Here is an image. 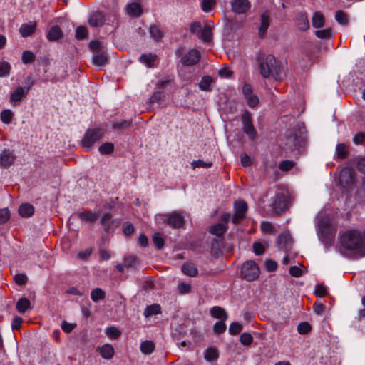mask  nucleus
I'll use <instances>...</instances> for the list:
<instances>
[{"instance_id": "obj_1", "label": "nucleus", "mask_w": 365, "mask_h": 365, "mask_svg": "<svg viewBox=\"0 0 365 365\" xmlns=\"http://www.w3.org/2000/svg\"><path fill=\"white\" fill-rule=\"evenodd\" d=\"M259 69L264 78L272 77L282 81L286 77V69L280 63H277L273 55L269 54L259 59Z\"/></svg>"}, {"instance_id": "obj_2", "label": "nucleus", "mask_w": 365, "mask_h": 365, "mask_svg": "<svg viewBox=\"0 0 365 365\" xmlns=\"http://www.w3.org/2000/svg\"><path fill=\"white\" fill-rule=\"evenodd\" d=\"M341 246L349 250H356L365 247L363 235L358 230H349L340 237Z\"/></svg>"}, {"instance_id": "obj_3", "label": "nucleus", "mask_w": 365, "mask_h": 365, "mask_svg": "<svg viewBox=\"0 0 365 365\" xmlns=\"http://www.w3.org/2000/svg\"><path fill=\"white\" fill-rule=\"evenodd\" d=\"M289 202V193L288 190L284 187H278L271 203L272 211L276 214L282 213L288 207Z\"/></svg>"}, {"instance_id": "obj_4", "label": "nucleus", "mask_w": 365, "mask_h": 365, "mask_svg": "<svg viewBox=\"0 0 365 365\" xmlns=\"http://www.w3.org/2000/svg\"><path fill=\"white\" fill-rule=\"evenodd\" d=\"M103 135L104 132L102 128L88 129L82 139L81 145L85 149L89 150L96 142L103 138Z\"/></svg>"}, {"instance_id": "obj_5", "label": "nucleus", "mask_w": 365, "mask_h": 365, "mask_svg": "<svg viewBox=\"0 0 365 365\" xmlns=\"http://www.w3.org/2000/svg\"><path fill=\"white\" fill-rule=\"evenodd\" d=\"M259 268L253 260L247 261L242 266L241 275L247 281L256 280L259 277Z\"/></svg>"}, {"instance_id": "obj_6", "label": "nucleus", "mask_w": 365, "mask_h": 365, "mask_svg": "<svg viewBox=\"0 0 365 365\" xmlns=\"http://www.w3.org/2000/svg\"><path fill=\"white\" fill-rule=\"evenodd\" d=\"M163 221L173 228H180L185 223V216L182 212H173L163 215Z\"/></svg>"}, {"instance_id": "obj_7", "label": "nucleus", "mask_w": 365, "mask_h": 365, "mask_svg": "<svg viewBox=\"0 0 365 365\" xmlns=\"http://www.w3.org/2000/svg\"><path fill=\"white\" fill-rule=\"evenodd\" d=\"M355 182V173L349 168H344L339 175V183L344 187L352 185Z\"/></svg>"}, {"instance_id": "obj_8", "label": "nucleus", "mask_w": 365, "mask_h": 365, "mask_svg": "<svg viewBox=\"0 0 365 365\" xmlns=\"http://www.w3.org/2000/svg\"><path fill=\"white\" fill-rule=\"evenodd\" d=\"M235 215L232 217L234 224H238L245 217L247 211V205L244 200L236 201L234 204Z\"/></svg>"}, {"instance_id": "obj_9", "label": "nucleus", "mask_w": 365, "mask_h": 365, "mask_svg": "<svg viewBox=\"0 0 365 365\" xmlns=\"http://www.w3.org/2000/svg\"><path fill=\"white\" fill-rule=\"evenodd\" d=\"M242 120L243 123V130L249 136L251 140H254L256 137V130L252 123L251 114L246 111L242 115Z\"/></svg>"}, {"instance_id": "obj_10", "label": "nucleus", "mask_w": 365, "mask_h": 365, "mask_svg": "<svg viewBox=\"0 0 365 365\" xmlns=\"http://www.w3.org/2000/svg\"><path fill=\"white\" fill-rule=\"evenodd\" d=\"M26 83H28V87L26 88H23L22 87H18L11 95L10 101L12 103H19L24 97L26 96L30 88L33 85V81L31 78H27Z\"/></svg>"}, {"instance_id": "obj_11", "label": "nucleus", "mask_w": 365, "mask_h": 365, "mask_svg": "<svg viewBox=\"0 0 365 365\" xmlns=\"http://www.w3.org/2000/svg\"><path fill=\"white\" fill-rule=\"evenodd\" d=\"M230 6L232 11L237 14H246L251 8V3L249 0H231Z\"/></svg>"}, {"instance_id": "obj_12", "label": "nucleus", "mask_w": 365, "mask_h": 365, "mask_svg": "<svg viewBox=\"0 0 365 365\" xmlns=\"http://www.w3.org/2000/svg\"><path fill=\"white\" fill-rule=\"evenodd\" d=\"M201 58L200 51L197 49H192L185 53L181 58V63L184 66H193L197 64Z\"/></svg>"}, {"instance_id": "obj_13", "label": "nucleus", "mask_w": 365, "mask_h": 365, "mask_svg": "<svg viewBox=\"0 0 365 365\" xmlns=\"http://www.w3.org/2000/svg\"><path fill=\"white\" fill-rule=\"evenodd\" d=\"M214 23L212 21H207L198 34V38L204 42L209 43L212 38V28Z\"/></svg>"}, {"instance_id": "obj_14", "label": "nucleus", "mask_w": 365, "mask_h": 365, "mask_svg": "<svg viewBox=\"0 0 365 365\" xmlns=\"http://www.w3.org/2000/svg\"><path fill=\"white\" fill-rule=\"evenodd\" d=\"M15 160L14 153L9 150L5 149L0 154V165L4 168L11 166Z\"/></svg>"}, {"instance_id": "obj_15", "label": "nucleus", "mask_w": 365, "mask_h": 365, "mask_svg": "<svg viewBox=\"0 0 365 365\" xmlns=\"http://www.w3.org/2000/svg\"><path fill=\"white\" fill-rule=\"evenodd\" d=\"M36 26L37 24L36 21H29V23L21 24L19 31L22 37L26 38L35 33Z\"/></svg>"}, {"instance_id": "obj_16", "label": "nucleus", "mask_w": 365, "mask_h": 365, "mask_svg": "<svg viewBox=\"0 0 365 365\" xmlns=\"http://www.w3.org/2000/svg\"><path fill=\"white\" fill-rule=\"evenodd\" d=\"M105 22V16L102 12L95 11L88 18V24L91 26H102Z\"/></svg>"}, {"instance_id": "obj_17", "label": "nucleus", "mask_w": 365, "mask_h": 365, "mask_svg": "<svg viewBox=\"0 0 365 365\" xmlns=\"http://www.w3.org/2000/svg\"><path fill=\"white\" fill-rule=\"evenodd\" d=\"M296 26L299 30L304 31L309 28V21L305 13H299L296 17Z\"/></svg>"}, {"instance_id": "obj_18", "label": "nucleus", "mask_w": 365, "mask_h": 365, "mask_svg": "<svg viewBox=\"0 0 365 365\" xmlns=\"http://www.w3.org/2000/svg\"><path fill=\"white\" fill-rule=\"evenodd\" d=\"M270 24L269 16L267 11L264 12L261 16V22L259 27V36L260 38H264L267 29Z\"/></svg>"}, {"instance_id": "obj_19", "label": "nucleus", "mask_w": 365, "mask_h": 365, "mask_svg": "<svg viewBox=\"0 0 365 365\" xmlns=\"http://www.w3.org/2000/svg\"><path fill=\"white\" fill-rule=\"evenodd\" d=\"M126 12L132 17H139L143 13L141 5L137 2L128 4L126 6Z\"/></svg>"}, {"instance_id": "obj_20", "label": "nucleus", "mask_w": 365, "mask_h": 365, "mask_svg": "<svg viewBox=\"0 0 365 365\" xmlns=\"http://www.w3.org/2000/svg\"><path fill=\"white\" fill-rule=\"evenodd\" d=\"M317 233L319 237L322 240L328 239L329 238L330 235H332L330 225L328 224L323 225V223L322 222H319L317 225Z\"/></svg>"}, {"instance_id": "obj_21", "label": "nucleus", "mask_w": 365, "mask_h": 365, "mask_svg": "<svg viewBox=\"0 0 365 365\" xmlns=\"http://www.w3.org/2000/svg\"><path fill=\"white\" fill-rule=\"evenodd\" d=\"M78 217L86 222H94L99 216L98 212H92L91 211L81 212L77 214Z\"/></svg>"}, {"instance_id": "obj_22", "label": "nucleus", "mask_w": 365, "mask_h": 365, "mask_svg": "<svg viewBox=\"0 0 365 365\" xmlns=\"http://www.w3.org/2000/svg\"><path fill=\"white\" fill-rule=\"evenodd\" d=\"M210 314L212 317L220 319V321H226L228 316L225 309L215 306L210 309Z\"/></svg>"}, {"instance_id": "obj_23", "label": "nucleus", "mask_w": 365, "mask_h": 365, "mask_svg": "<svg viewBox=\"0 0 365 365\" xmlns=\"http://www.w3.org/2000/svg\"><path fill=\"white\" fill-rule=\"evenodd\" d=\"M34 212V207L29 203H24L19 207V213L23 217H29Z\"/></svg>"}, {"instance_id": "obj_24", "label": "nucleus", "mask_w": 365, "mask_h": 365, "mask_svg": "<svg viewBox=\"0 0 365 365\" xmlns=\"http://www.w3.org/2000/svg\"><path fill=\"white\" fill-rule=\"evenodd\" d=\"M157 60V56L153 53L143 54L140 56V63L145 64L148 67H153Z\"/></svg>"}, {"instance_id": "obj_25", "label": "nucleus", "mask_w": 365, "mask_h": 365, "mask_svg": "<svg viewBox=\"0 0 365 365\" xmlns=\"http://www.w3.org/2000/svg\"><path fill=\"white\" fill-rule=\"evenodd\" d=\"M61 37L62 31L58 26H52L47 34V38L51 41H57Z\"/></svg>"}, {"instance_id": "obj_26", "label": "nucleus", "mask_w": 365, "mask_h": 365, "mask_svg": "<svg viewBox=\"0 0 365 365\" xmlns=\"http://www.w3.org/2000/svg\"><path fill=\"white\" fill-rule=\"evenodd\" d=\"M312 26L314 28H322L325 24V19L324 15L319 11H316L313 14L312 19Z\"/></svg>"}, {"instance_id": "obj_27", "label": "nucleus", "mask_w": 365, "mask_h": 365, "mask_svg": "<svg viewBox=\"0 0 365 365\" xmlns=\"http://www.w3.org/2000/svg\"><path fill=\"white\" fill-rule=\"evenodd\" d=\"M227 230V226L223 223H217L210 228V232L217 237L222 236Z\"/></svg>"}, {"instance_id": "obj_28", "label": "nucleus", "mask_w": 365, "mask_h": 365, "mask_svg": "<svg viewBox=\"0 0 365 365\" xmlns=\"http://www.w3.org/2000/svg\"><path fill=\"white\" fill-rule=\"evenodd\" d=\"M182 270L185 274L192 277L197 276L198 274L197 267L190 262L185 263L182 267Z\"/></svg>"}, {"instance_id": "obj_29", "label": "nucleus", "mask_w": 365, "mask_h": 365, "mask_svg": "<svg viewBox=\"0 0 365 365\" xmlns=\"http://www.w3.org/2000/svg\"><path fill=\"white\" fill-rule=\"evenodd\" d=\"M16 309L20 313H24L31 308V302L26 298H21L16 303Z\"/></svg>"}, {"instance_id": "obj_30", "label": "nucleus", "mask_w": 365, "mask_h": 365, "mask_svg": "<svg viewBox=\"0 0 365 365\" xmlns=\"http://www.w3.org/2000/svg\"><path fill=\"white\" fill-rule=\"evenodd\" d=\"M140 349L143 354L149 355L154 351L155 344L152 341L146 340L140 344Z\"/></svg>"}, {"instance_id": "obj_31", "label": "nucleus", "mask_w": 365, "mask_h": 365, "mask_svg": "<svg viewBox=\"0 0 365 365\" xmlns=\"http://www.w3.org/2000/svg\"><path fill=\"white\" fill-rule=\"evenodd\" d=\"M213 83L212 78L209 76H203L199 83V88L203 91H210L211 85Z\"/></svg>"}, {"instance_id": "obj_32", "label": "nucleus", "mask_w": 365, "mask_h": 365, "mask_svg": "<svg viewBox=\"0 0 365 365\" xmlns=\"http://www.w3.org/2000/svg\"><path fill=\"white\" fill-rule=\"evenodd\" d=\"M160 312H161L160 306L157 304H154L148 306L145 308L143 314L145 317H149L150 316L160 314Z\"/></svg>"}, {"instance_id": "obj_33", "label": "nucleus", "mask_w": 365, "mask_h": 365, "mask_svg": "<svg viewBox=\"0 0 365 365\" xmlns=\"http://www.w3.org/2000/svg\"><path fill=\"white\" fill-rule=\"evenodd\" d=\"M114 354L113 348L110 344H105L101 349V355L106 359H110L112 358Z\"/></svg>"}, {"instance_id": "obj_34", "label": "nucleus", "mask_w": 365, "mask_h": 365, "mask_svg": "<svg viewBox=\"0 0 365 365\" xmlns=\"http://www.w3.org/2000/svg\"><path fill=\"white\" fill-rule=\"evenodd\" d=\"M105 297L106 294L104 291H103V289L101 288H96L93 289L91 293V298L95 302L103 299Z\"/></svg>"}, {"instance_id": "obj_35", "label": "nucleus", "mask_w": 365, "mask_h": 365, "mask_svg": "<svg viewBox=\"0 0 365 365\" xmlns=\"http://www.w3.org/2000/svg\"><path fill=\"white\" fill-rule=\"evenodd\" d=\"M336 154L338 158L344 159L347 157V146L344 143L338 144L336 147Z\"/></svg>"}, {"instance_id": "obj_36", "label": "nucleus", "mask_w": 365, "mask_h": 365, "mask_svg": "<svg viewBox=\"0 0 365 365\" xmlns=\"http://www.w3.org/2000/svg\"><path fill=\"white\" fill-rule=\"evenodd\" d=\"M149 31L151 37L155 41H158L163 37L161 29L156 25L150 26Z\"/></svg>"}, {"instance_id": "obj_37", "label": "nucleus", "mask_w": 365, "mask_h": 365, "mask_svg": "<svg viewBox=\"0 0 365 365\" xmlns=\"http://www.w3.org/2000/svg\"><path fill=\"white\" fill-rule=\"evenodd\" d=\"M336 21L341 25H347L349 22L348 15L343 11H337L335 14Z\"/></svg>"}, {"instance_id": "obj_38", "label": "nucleus", "mask_w": 365, "mask_h": 365, "mask_svg": "<svg viewBox=\"0 0 365 365\" xmlns=\"http://www.w3.org/2000/svg\"><path fill=\"white\" fill-rule=\"evenodd\" d=\"M111 217L112 215L110 213H106L101 218L100 222L106 232L110 228V223H113V221L111 222Z\"/></svg>"}, {"instance_id": "obj_39", "label": "nucleus", "mask_w": 365, "mask_h": 365, "mask_svg": "<svg viewBox=\"0 0 365 365\" xmlns=\"http://www.w3.org/2000/svg\"><path fill=\"white\" fill-rule=\"evenodd\" d=\"M13 117L14 113L9 109L2 110L0 115L1 121L6 124L10 123Z\"/></svg>"}, {"instance_id": "obj_40", "label": "nucleus", "mask_w": 365, "mask_h": 365, "mask_svg": "<svg viewBox=\"0 0 365 365\" xmlns=\"http://www.w3.org/2000/svg\"><path fill=\"white\" fill-rule=\"evenodd\" d=\"M107 57L104 53H98L93 58V63L98 66H103L107 63Z\"/></svg>"}, {"instance_id": "obj_41", "label": "nucleus", "mask_w": 365, "mask_h": 365, "mask_svg": "<svg viewBox=\"0 0 365 365\" xmlns=\"http://www.w3.org/2000/svg\"><path fill=\"white\" fill-rule=\"evenodd\" d=\"M114 150V145L112 143H103L98 148V150L102 155L110 154Z\"/></svg>"}, {"instance_id": "obj_42", "label": "nucleus", "mask_w": 365, "mask_h": 365, "mask_svg": "<svg viewBox=\"0 0 365 365\" xmlns=\"http://www.w3.org/2000/svg\"><path fill=\"white\" fill-rule=\"evenodd\" d=\"M35 58H36V56H35L34 53L33 52H31V51H24L22 53L21 59H22V62L24 64H28V63H31L34 62Z\"/></svg>"}, {"instance_id": "obj_43", "label": "nucleus", "mask_w": 365, "mask_h": 365, "mask_svg": "<svg viewBox=\"0 0 365 365\" xmlns=\"http://www.w3.org/2000/svg\"><path fill=\"white\" fill-rule=\"evenodd\" d=\"M332 31L331 29H325L317 30L315 31V35L317 38L321 39H329L331 37Z\"/></svg>"}, {"instance_id": "obj_44", "label": "nucleus", "mask_w": 365, "mask_h": 365, "mask_svg": "<svg viewBox=\"0 0 365 365\" xmlns=\"http://www.w3.org/2000/svg\"><path fill=\"white\" fill-rule=\"evenodd\" d=\"M217 357H218V353L215 349L209 348L205 351V359L207 361H211L217 359Z\"/></svg>"}, {"instance_id": "obj_45", "label": "nucleus", "mask_w": 365, "mask_h": 365, "mask_svg": "<svg viewBox=\"0 0 365 365\" xmlns=\"http://www.w3.org/2000/svg\"><path fill=\"white\" fill-rule=\"evenodd\" d=\"M215 5V0H203L201 3V8L204 12L207 13L210 11Z\"/></svg>"}, {"instance_id": "obj_46", "label": "nucleus", "mask_w": 365, "mask_h": 365, "mask_svg": "<svg viewBox=\"0 0 365 365\" xmlns=\"http://www.w3.org/2000/svg\"><path fill=\"white\" fill-rule=\"evenodd\" d=\"M11 70V65L6 61L0 62V77L8 76Z\"/></svg>"}, {"instance_id": "obj_47", "label": "nucleus", "mask_w": 365, "mask_h": 365, "mask_svg": "<svg viewBox=\"0 0 365 365\" xmlns=\"http://www.w3.org/2000/svg\"><path fill=\"white\" fill-rule=\"evenodd\" d=\"M312 327L309 323L301 322L297 326V331L300 334H307L311 331Z\"/></svg>"}, {"instance_id": "obj_48", "label": "nucleus", "mask_w": 365, "mask_h": 365, "mask_svg": "<svg viewBox=\"0 0 365 365\" xmlns=\"http://www.w3.org/2000/svg\"><path fill=\"white\" fill-rule=\"evenodd\" d=\"M212 165V162H204L202 160H193L191 166L193 169L197 168H210Z\"/></svg>"}, {"instance_id": "obj_49", "label": "nucleus", "mask_w": 365, "mask_h": 365, "mask_svg": "<svg viewBox=\"0 0 365 365\" xmlns=\"http://www.w3.org/2000/svg\"><path fill=\"white\" fill-rule=\"evenodd\" d=\"M295 165V163L292 160H283L279 164V169L282 171L290 170Z\"/></svg>"}, {"instance_id": "obj_50", "label": "nucleus", "mask_w": 365, "mask_h": 365, "mask_svg": "<svg viewBox=\"0 0 365 365\" xmlns=\"http://www.w3.org/2000/svg\"><path fill=\"white\" fill-rule=\"evenodd\" d=\"M153 241L158 249H161L164 245V239L160 233H155L153 236Z\"/></svg>"}, {"instance_id": "obj_51", "label": "nucleus", "mask_w": 365, "mask_h": 365, "mask_svg": "<svg viewBox=\"0 0 365 365\" xmlns=\"http://www.w3.org/2000/svg\"><path fill=\"white\" fill-rule=\"evenodd\" d=\"M225 321H219L214 324L213 329L215 333H216L217 334H220L225 331L226 325L225 324Z\"/></svg>"}, {"instance_id": "obj_52", "label": "nucleus", "mask_w": 365, "mask_h": 365, "mask_svg": "<svg viewBox=\"0 0 365 365\" xmlns=\"http://www.w3.org/2000/svg\"><path fill=\"white\" fill-rule=\"evenodd\" d=\"M242 330V326L238 322H232L229 327V332L232 335L239 334Z\"/></svg>"}, {"instance_id": "obj_53", "label": "nucleus", "mask_w": 365, "mask_h": 365, "mask_svg": "<svg viewBox=\"0 0 365 365\" xmlns=\"http://www.w3.org/2000/svg\"><path fill=\"white\" fill-rule=\"evenodd\" d=\"M106 334L108 337L110 338H118L120 335V331L114 327H110L106 329Z\"/></svg>"}, {"instance_id": "obj_54", "label": "nucleus", "mask_w": 365, "mask_h": 365, "mask_svg": "<svg viewBox=\"0 0 365 365\" xmlns=\"http://www.w3.org/2000/svg\"><path fill=\"white\" fill-rule=\"evenodd\" d=\"M240 341L243 345L247 346L252 343L253 337L249 333H243L240 336Z\"/></svg>"}, {"instance_id": "obj_55", "label": "nucleus", "mask_w": 365, "mask_h": 365, "mask_svg": "<svg viewBox=\"0 0 365 365\" xmlns=\"http://www.w3.org/2000/svg\"><path fill=\"white\" fill-rule=\"evenodd\" d=\"M88 35L87 29L84 26H78L76 30V38L82 40L86 38Z\"/></svg>"}, {"instance_id": "obj_56", "label": "nucleus", "mask_w": 365, "mask_h": 365, "mask_svg": "<svg viewBox=\"0 0 365 365\" xmlns=\"http://www.w3.org/2000/svg\"><path fill=\"white\" fill-rule=\"evenodd\" d=\"M10 218V212L7 208L0 210V225L6 223Z\"/></svg>"}, {"instance_id": "obj_57", "label": "nucleus", "mask_w": 365, "mask_h": 365, "mask_svg": "<svg viewBox=\"0 0 365 365\" xmlns=\"http://www.w3.org/2000/svg\"><path fill=\"white\" fill-rule=\"evenodd\" d=\"M178 289L182 294H188L191 292V286L185 282H180L178 285Z\"/></svg>"}, {"instance_id": "obj_58", "label": "nucleus", "mask_w": 365, "mask_h": 365, "mask_svg": "<svg viewBox=\"0 0 365 365\" xmlns=\"http://www.w3.org/2000/svg\"><path fill=\"white\" fill-rule=\"evenodd\" d=\"M289 240V235L287 233H283L279 235L277 239V242L279 245L282 247H284L287 246V244Z\"/></svg>"}, {"instance_id": "obj_59", "label": "nucleus", "mask_w": 365, "mask_h": 365, "mask_svg": "<svg viewBox=\"0 0 365 365\" xmlns=\"http://www.w3.org/2000/svg\"><path fill=\"white\" fill-rule=\"evenodd\" d=\"M245 98L250 107L253 108L259 103V99L256 95L252 94L245 97Z\"/></svg>"}, {"instance_id": "obj_60", "label": "nucleus", "mask_w": 365, "mask_h": 365, "mask_svg": "<svg viewBox=\"0 0 365 365\" xmlns=\"http://www.w3.org/2000/svg\"><path fill=\"white\" fill-rule=\"evenodd\" d=\"M261 230L266 234L272 233L274 231V227L269 222H263L261 224Z\"/></svg>"}, {"instance_id": "obj_61", "label": "nucleus", "mask_w": 365, "mask_h": 365, "mask_svg": "<svg viewBox=\"0 0 365 365\" xmlns=\"http://www.w3.org/2000/svg\"><path fill=\"white\" fill-rule=\"evenodd\" d=\"M14 278L15 282L19 285L25 284L27 282V276L25 274H17Z\"/></svg>"}, {"instance_id": "obj_62", "label": "nucleus", "mask_w": 365, "mask_h": 365, "mask_svg": "<svg viewBox=\"0 0 365 365\" xmlns=\"http://www.w3.org/2000/svg\"><path fill=\"white\" fill-rule=\"evenodd\" d=\"M365 140V134L364 133H357L353 138V141L356 145H361Z\"/></svg>"}, {"instance_id": "obj_63", "label": "nucleus", "mask_w": 365, "mask_h": 365, "mask_svg": "<svg viewBox=\"0 0 365 365\" xmlns=\"http://www.w3.org/2000/svg\"><path fill=\"white\" fill-rule=\"evenodd\" d=\"M123 230L125 235H129L132 234L134 230L133 225L130 222H126L123 225Z\"/></svg>"}, {"instance_id": "obj_64", "label": "nucleus", "mask_w": 365, "mask_h": 365, "mask_svg": "<svg viewBox=\"0 0 365 365\" xmlns=\"http://www.w3.org/2000/svg\"><path fill=\"white\" fill-rule=\"evenodd\" d=\"M253 250H254V252L257 255H260L263 254L264 252V247L260 242L254 243Z\"/></svg>"}]
</instances>
